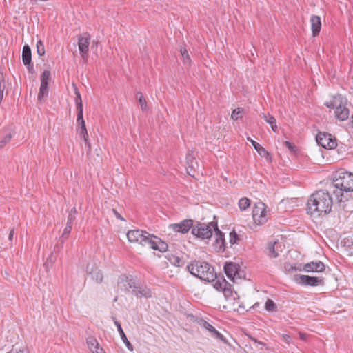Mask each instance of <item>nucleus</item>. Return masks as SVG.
<instances>
[{
	"instance_id": "f257e3e1",
	"label": "nucleus",
	"mask_w": 353,
	"mask_h": 353,
	"mask_svg": "<svg viewBox=\"0 0 353 353\" xmlns=\"http://www.w3.org/2000/svg\"><path fill=\"white\" fill-rule=\"evenodd\" d=\"M129 242L148 246L154 250L165 252L168 250V244L157 236L141 230H131L127 233Z\"/></svg>"
},
{
	"instance_id": "f03ea898",
	"label": "nucleus",
	"mask_w": 353,
	"mask_h": 353,
	"mask_svg": "<svg viewBox=\"0 0 353 353\" xmlns=\"http://www.w3.org/2000/svg\"><path fill=\"white\" fill-rule=\"evenodd\" d=\"M332 198L327 191L319 190L312 194L307 201V212L313 216L326 215L331 212Z\"/></svg>"
},
{
	"instance_id": "7ed1b4c3",
	"label": "nucleus",
	"mask_w": 353,
	"mask_h": 353,
	"mask_svg": "<svg viewBox=\"0 0 353 353\" xmlns=\"http://www.w3.org/2000/svg\"><path fill=\"white\" fill-rule=\"evenodd\" d=\"M187 268L190 274L201 280L210 282L216 278L214 268L207 262L194 261Z\"/></svg>"
},
{
	"instance_id": "20e7f679",
	"label": "nucleus",
	"mask_w": 353,
	"mask_h": 353,
	"mask_svg": "<svg viewBox=\"0 0 353 353\" xmlns=\"http://www.w3.org/2000/svg\"><path fill=\"white\" fill-rule=\"evenodd\" d=\"M332 183L336 188L334 193L338 196L340 192H353V174L340 170L334 174Z\"/></svg>"
},
{
	"instance_id": "39448f33",
	"label": "nucleus",
	"mask_w": 353,
	"mask_h": 353,
	"mask_svg": "<svg viewBox=\"0 0 353 353\" xmlns=\"http://www.w3.org/2000/svg\"><path fill=\"white\" fill-rule=\"evenodd\" d=\"M346 104V100L341 95L334 97L330 102L326 103L328 108L335 109V116L341 121L347 120L349 117L350 112Z\"/></svg>"
},
{
	"instance_id": "423d86ee",
	"label": "nucleus",
	"mask_w": 353,
	"mask_h": 353,
	"mask_svg": "<svg viewBox=\"0 0 353 353\" xmlns=\"http://www.w3.org/2000/svg\"><path fill=\"white\" fill-rule=\"evenodd\" d=\"M217 222L212 221L208 224L199 223L192 230L193 235L203 240H210L213 232L216 229Z\"/></svg>"
},
{
	"instance_id": "0eeeda50",
	"label": "nucleus",
	"mask_w": 353,
	"mask_h": 353,
	"mask_svg": "<svg viewBox=\"0 0 353 353\" xmlns=\"http://www.w3.org/2000/svg\"><path fill=\"white\" fill-rule=\"evenodd\" d=\"M77 119L78 123V132L80 137L84 141L86 147L89 152L91 150V145L88 139V134L85 127V123L83 117V107H77Z\"/></svg>"
},
{
	"instance_id": "6e6552de",
	"label": "nucleus",
	"mask_w": 353,
	"mask_h": 353,
	"mask_svg": "<svg viewBox=\"0 0 353 353\" xmlns=\"http://www.w3.org/2000/svg\"><path fill=\"white\" fill-rule=\"evenodd\" d=\"M252 217L255 223L263 225L268 221V216L265 203L259 202L256 203L253 211Z\"/></svg>"
},
{
	"instance_id": "1a4fd4ad",
	"label": "nucleus",
	"mask_w": 353,
	"mask_h": 353,
	"mask_svg": "<svg viewBox=\"0 0 353 353\" xmlns=\"http://www.w3.org/2000/svg\"><path fill=\"white\" fill-rule=\"evenodd\" d=\"M224 271L226 276L233 281L241 279L243 274V272L240 270V266L234 263H226L224 266Z\"/></svg>"
},
{
	"instance_id": "9d476101",
	"label": "nucleus",
	"mask_w": 353,
	"mask_h": 353,
	"mask_svg": "<svg viewBox=\"0 0 353 353\" xmlns=\"http://www.w3.org/2000/svg\"><path fill=\"white\" fill-rule=\"evenodd\" d=\"M316 142L323 148L332 149L336 146L335 139H333L332 135L327 133H319L316 136Z\"/></svg>"
},
{
	"instance_id": "9b49d317",
	"label": "nucleus",
	"mask_w": 353,
	"mask_h": 353,
	"mask_svg": "<svg viewBox=\"0 0 353 353\" xmlns=\"http://www.w3.org/2000/svg\"><path fill=\"white\" fill-rule=\"evenodd\" d=\"M90 43V37L88 33L80 35L78 37V46L83 59H86L89 50V46Z\"/></svg>"
},
{
	"instance_id": "f8f14e48",
	"label": "nucleus",
	"mask_w": 353,
	"mask_h": 353,
	"mask_svg": "<svg viewBox=\"0 0 353 353\" xmlns=\"http://www.w3.org/2000/svg\"><path fill=\"white\" fill-rule=\"evenodd\" d=\"M193 222L190 219L183 220L179 223L171 224L169 225V230L172 232H181L185 234L189 231L191 228H193Z\"/></svg>"
},
{
	"instance_id": "ddd939ff",
	"label": "nucleus",
	"mask_w": 353,
	"mask_h": 353,
	"mask_svg": "<svg viewBox=\"0 0 353 353\" xmlns=\"http://www.w3.org/2000/svg\"><path fill=\"white\" fill-rule=\"evenodd\" d=\"M299 283L310 286H318L323 285V279L307 275H300L296 280Z\"/></svg>"
},
{
	"instance_id": "4468645a",
	"label": "nucleus",
	"mask_w": 353,
	"mask_h": 353,
	"mask_svg": "<svg viewBox=\"0 0 353 353\" xmlns=\"http://www.w3.org/2000/svg\"><path fill=\"white\" fill-rule=\"evenodd\" d=\"M186 164L188 165L186 168L187 172L189 175L194 176L192 172L198 168L199 165L192 152L188 153L186 156Z\"/></svg>"
},
{
	"instance_id": "2eb2a0df",
	"label": "nucleus",
	"mask_w": 353,
	"mask_h": 353,
	"mask_svg": "<svg viewBox=\"0 0 353 353\" xmlns=\"http://www.w3.org/2000/svg\"><path fill=\"white\" fill-rule=\"evenodd\" d=\"M325 266L323 263L321 261H316V262H310L306 263L303 266V270L305 272H322L325 270Z\"/></svg>"
},
{
	"instance_id": "dca6fc26",
	"label": "nucleus",
	"mask_w": 353,
	"mask_h": 353,
	"mask_svg": "<svg viewBox=\"0 0 353 353\" xmlns=\"http://www.w3.org/2000/svg\"><path fill=\"white\" fill-rule=\"evenodd\" d=\"M22 60L23 63L25 65L28 66V69L29 71H32L33 70V65L31 64L32 61V55H31V49L29 46L26 45L23 48L22 52Z\"/></svg>"
},
{
	"instance_id": "f3484780",
	"label": "nucleus",
	"mask_w": 353,
	"mask_h": 353,
	"mask_svg": "<svg viewBox=\"0 0 353 353\" xmlns=\"http://www.w3.org/2000/svg\"><path fill=\"white\" fill-rule=\"evenodd\" d=\"M200 325L208 330L212 337L219 339L225 343L226 342L223 335L219 333L212 325H210L207 321H202V322L200 323Z\"/></svg>"
},
{
	"instance_id": "a211bd4d",
	"label": "nucleus",
	"mask_w": 353,
	"mask_h": 353,
	"mask_svg": "<svg viewBox=\"0 0 353 353\" xmlns=\"http://www.w3.org/2000/svg\"><path fill=\"white\" fill-rule=\"evenodd\" d=\"M214 236H215V245L216 248L219 250V251H224L225 250V239L223 234L219 230L218 228V225H216V229L214 230Z\"/></svg>"
},
{
	"instance_id": "6ab92c4d",
	"label": "nucleus",
	"mask_w": 353,
	"mask_h": 353,
	"mask_svg": "<svg viewBox=\"0 0 353 353\" xmlns=\"http://www.w3.org/2000/svg\"><path fill=\"white\" fill-rule=\"evenodd\" d=\"M311 29L313 37L319 34L321 28V18L317 15H312L310 17Z\"/></svg>"
},
{
	"instance_id": "aec40b11",
	"label": "nucleus",
	"mask_w": 353,
	"mask_h": 353,
	"mask_svg": "<svg viewBox=\"0 0 353 353\" xmlns=\"http://www.w3.org/2000/svg\"><path fill=\"white\" fill-rule=\"evenodd\" d=\"M279 247H281V245L278 242H270L268 245V256L271 258L277 257Z\"/></svg>"
},
{
	"instance_id": "412c9836",
	"label": "nucleus",
	"mask_w": 353,
	"mask_h": 353,
	"mask_svg": "<svg viewBox=\"0 0 353 353\" xmlns=\"http://www.w3.org/2000/svg\"><path fill=\"white\" fill-rule=\"evenodd\" d=\"M114 324L115 325L117 326V330H118V332L121 336V338L123 341V342L125 344L127 348L130 350V351H132L133 350V346L130 343V341L128 340L121 326V324L119 322L115 321H114Z\"/></svg>"
},
{
	"instance_id": "4be33fe9",
	"label": "nucleus",
	"mask_w": 353,
	"mask_h": 353,
	"mask_svg": "<svg viewBox=\"0 0 353 353\" xmlns=\"http://www.w3.org/2000/svg\"><path fill=\"white\" fill-rule=\"evenodd\" d=\"M165 258L172 265L176 267H181L184 265V261L183 259L172 254L168 253L165 256Z\"/></svg>"
},
{
	"instance_id": "5701e85b",
	"label": "nucleus",
	"mask_w": 353,
	"mask_h": 353,
	"mask_svg": "<svg viewBox=\"0 0 353 353\" xmlns=\"http://www.w3.org/2000/svg\"><path fill=\"white\" fill-rule=\"evenodd\" d=\"M214 282L213 286L218 291H222L226 286L229 285V283L223 277L217 278L216 276L215 279L212 281Z\"/></svg>"
},
{
	"instance_id": "b1692460",
	"label": "nucleus",
	"mask_w": 353,
	"mask_h": 353,
	"mask_svg": "<svg viewBox=\"0 0 353 353\" xmlns=\"http://www.w3.org/2000/svg\"><path fill=\"white\" fill-rule=\"evenodd\" d=\"M247 140L252 143L254 149L258 152V153L261 157H265L268 154L267 150L263 147H262L259 143L252 139L250 137H248Z\"/></svg>"
},
{
	"instance_id": "393cba45",
	"label": "nucleus",
	"mask_w": 353,
	"mask_h": 353,
	"mask_svg": "<svg viewBox=\"0 0 353 353\" xmlns=\"http://www.w3.org/2000/svg\"><path fill=\"white\" fill-rule=\"evenodd\" d=\"M223 295L226 300L231 301L235 300L236 296H237L236 292H232L230 289V285L226 286L225 289L222 290Z\"/></svg>"
},
{
	"instance_id": "a878e982",
	"label": "nucleus",
	"mask_w": 353,
	"mask_h": 353,
	"mask_svg": "<svg viewBox=\"0 0 353 353\" xmlns=\"http://www.w3.org/2000/svg\"><path fill=\"white\" fill-rule=\"evenodd\" d=\"M353 200L347 199L345 201H339V206L342 208L345 212H352L353 208L351 206L352 204Z\"/></svg>"
},
{
	"instance_id": "bb28decb",
	"label": "nucleus",
	"mask_w": 353,
	"mask_h": 353,
	"mask_svg": "<svg viewBox=\"0 0 353 353\" xmlns=\"http://www.w3.org/2000/svg\"><path fill=\"white\" fill-rule=\"evenodd\" d=\"M86 342H87L89 349L92 352H94V350H95L96 348H97L99 347V343L94 337H92V336L88 337Z\"/></svg>"
},
{
	"instance_id": "cd10ccee",
	"label": "nucleus",
	"mask_w": 353,
	"mask_h": 353,
	"mask_svg": "<svg viewBox=\"0 0 353 353\" xmlns=\"http://www.w3.org/2000/svg\"><path fill=\"white\" fill-rule=\"evenodd\" d=\"M132 292L138 297L145 296V297H150L151 296V292L148 290H139L137 288H135L132 290Z\"/></svg>"
},
{
	"instance_id": "c85d7f7f",
	"label": "nucleus",
	"mask_w": 353,
	"mask_h": 353,
	"mask_svg": "<svg viewBox=\"0 0 353 353\" xmlns=\"http://www.w3.org/2000/svg\"><path fill=\"white\" fill-rule=\"evenodd\" d=\"M180 52L183 58V61L184 64L190 65V58L188 50L185 48H181L180 49Z\"/></svg>"
},
{
	"instance_id": "c756f323",
	"label": "nucleus",
	"mask_w": 353,
	"mask_h": 353,
	"mask_svg": "<svg viewBox=\"0 0 353 353\" xmlns=\"http://www.w3.org/2000/svg\"><path fill=\"white\" fill-rule=\"evenodd\" d=\"M250 205V201L246 198H241L239 201V207L241 210H245Z\"/></svg>"
},
{
	"instance_id": "7c9ffc66",
	"label": "nucleus",
	"mask_w": 353,
	"mask_h": 353,
	"mask_svg": "<svg viewBox=\"0 0 353 353\" xmlns=\"http://www.w3.org/2000/svg\"><path fill=\"white\" fill-rule=\"evenodd\" d=\"M276 305L271 299H268L265 303V309L269 312H274L276 310Z\"/></svg>"
},
{
	"instance_id": "2f4dec72",
	"label": "nucleus",
	"mask_w": 353,
	"mask_h": 353,
	"mask_svg": "<svg viewBox=\"0 0 353 353\" xmlns=\"http://www.w3.org/2000/svg\"><path fill=\"white\" fill-rule=\"evenodd\" d=\"M48 94V87L40 86L39 92L38 94V100L41 101L44 97Z\"/></svg>"
},
{
	"instance_id": "473e14b6",
	"label": "nucleus",
	"mask_w": 353,
	"mask_h": 353,
	"mask_svg": "<svg viewBox=\"0 0 353 353\" xmlns=\"http://www.w3.org/2000/svg\"><path fill=\"white\" fill-rule=\"evenodd\" d=\"M74 92L76 94L75 103H76L77 107H83L82 100H81V97L80 92H79V90L75 85H74Z\"/></svg>"
},
{
	"instance_id": "72a5a7b5",
	"label": "nucleus",
	"mask_w": 353,
	"mask_h": 353,
	"mask_svg": "<svg viewBox=\"0 0 353 353\" xmlns=\"http://www.w3.org/2000/svg\"><path fill=\"white\" fill-rule=\"evenodd\" d=\"M261 117L270 125L274 124V122H276V119L270 114H261Z\"/></svg>"
},
{
	"instance_id": "f704fd0d",
	"label": "nucleus",
	"mask_w": 353,
	"mask_h": 353,
	"mask_svg": "<svg viewBox=\"0 0 353 353\" xmlns=\"http://www.w3.org/2000/svg\"><path fill=\"white\" fill-rule=\"evenodd\" d=\"M243 111V110L241 108H237L236 109H234L231 114V118L233 120H237L239 117H241Z\"/></svg>"
},
{
	"instance_id": "c9c22d12",
	"label": "nucleus",
	"mask_w": 353,
	"mask_h": 353,
	"mask_svg": "<svg viewBox=\"0 0 353 353\" xmlns=\"http://www.w3.org/2000/svg\"><path fill=\"white\" fill-rule=\"evenodd\" d=\"M37 52L40 57L45 54V48L41 41H39L37 43Z\"/></svg>"
},
{
	"instance_id": "e433bc0d",
	"label": "nucleus",
	"mask_w": 353,
	"mask_h": 353,
	"mask_svg": "<svg viewBox=\"0 0 353 353\" xmlns=\"http://www.w3.org/2000/svg\"><path fill=\"white\" fill-rule=\"evenodd\" d=\"M229 237H230V243L232 245L237 243L238 241L240 240L238 234H236V232L235 231H232L230 233Z\"/></svg>"
},
{
	"instance_id": "4c0bfd02",
	"label": "nucleus",
	"mask_w": 353,
	"mask_h": 353,
	"mask_svg": "<svg viewBox=\"0 0 353 353\" xmlns=\"http://www.w3.org/2000/svg\"><path fill=\"white\" fill-rule=\"evenodd\" d=\"M12 139L11 134H6L3 139L0 141V149L3 148L7 143H8Z\"/></svg>"
},
{
	"instance_id": "58836bf2",
	"label": "nucleus",
	"mask_w": 353,
	"mask_h": 353,
	"mask_svg": "<svg viewBox=\"0 0 353 353\" xmlns=\"http://www.w3.org/2000/svg\"><path fill=\"white\" fill-rule=\"evenodd\" d=\"M137 98L139 99V101L141 108L143 110H145L146 107H147L146 101H145L143 94L141 92H139L137 94Z\"/></svg>"
},
{
	"instance_id": "ea45409f",
	"label": "nucleus",
	"mask_w": 353,
	"mask_h": 353,
	"mask_svg": "<svg viewBox=\"0 0 353 353\" xmlns=\"http://www.w3.org/2000/svg\"><path fill=\"white\" fill-rule=\"evenodd\" d=\"M6 88V83L3 73H0V92H3Z\"/></svg>"
},
{
	"instance_id": "a19ab883",
	"label": "nucleus",
	"mask_w": 353,
	"mask_h": 353,
	"mask_svg": "<svg viewBox=\"0 0 353 353\" xmlns=\"http://www.w3.org/2000/svg\"><path fill=\"white\" fill-rule=\"evenodd\" d=\"M50 79V72L49 70H45L41 76V81L48 82Z\"/></svg>"
},
{
	"instance_id": "79ce46f5",
	"label": "nucleus",
	"mask_w": 353,
	"mask_h": 353,
	"mask_svg": "<svg viewBox=\"0 0 353 353\" xmlns=\"http://www.w3.org/2000/svg\"><path fill=\"white\" fill-rule=\"evenodd\" d=\"M92 278L96 281L97 283H101L103 281V275L101 272H98L92 274Z\"/></svg>"
},
{
	"instance_id": "37998d69",
	"label": "nucleus",
	"mask_w": 353,
	"mask_h": 353,
	"mask_svg": "<svg viewBox=\"0 0 353 353\" xmlns=\"http://www.w3.org/2000/svg\"><path fill=\"white\" fill-rule=\"evenodd\" d=\"M71 230H72V225H66V226L63 230V234H62L63 237H67L68 235L71 232Z\"/></svg>"
},
{
	"instance_id": "c03bdc74",
	"label": "nucleus",
	"mask_w": 353,
	"mask_h": 353,
	"mask_svg": "<svg viewBox=\"0 0 353 353\" xmlns=\"http://www.w3.org/2000/svg\"><path fill=\"white\" fill-rule=\"evenodd\" d=\"M75 219V215L70 213L68 217L67 225H72Z\"/></svg>"
},
{
	"instance_id": "a18cd8bd",
	"label": "nucleus",
	"mask_w": 353,
	"mask_h": 353,
	"mask_svg": "<svg viewBox=\"0 0 353 353\" xmlns=\"http://www.w3.org/2000/svg\"><path fill=\"white\" fill-rule=\"evenodd\" d=\"M112 212L114 214V215L116 216V217L120 220H122V221H124L125 219L121 216V214L119 213H118V212L115 210V209H112Z\"/></svg>"
},
{
	"instance_id": "49530a36",
	"label": "nucleus",
	"mask_w": 353,
	"mask_h": 353,
	"mask_svg": "<svg viewBox=\"0 0 353 353\" xmlns=\"http://www.w3.org/2000/svg\"><path fill=\"white\" fill-rule=\"evenodd\" d=\"M8 353H24V352L21 350H17V348H12L9 352Z\"/></svg>"
},
{
	"instance_id": "de8ad7c7",
	"label": "nucleus",
	"mask_w": 353,
	"mask_h": 353,
	"mask_svg": "<svg viewBox=\"0 0 353 353\" xmlns=\"http://www.w3.org/2000/svg\"><path fill=\"white\" fill-rule=\"evenodd\" d=\"M271 128H272V130L274 131V132H276L277 131V125H276V122H274V124H271Z\"/></svg>"
},
{
	"instance_id": "09e8293b",
	"label": "nucleus",
	"mask_w": 353,
	"mask_h": 353,
	"mask_svg": "<svg viewBox=\"0 0 353 353\" xmlns=\"http://www.w3.org/2000/svg\"><path fill=\"white\" fill-rule=\"evenodd\" d=\"M92 352L93 353H104L103 349L102 348H99V347H98L97 348L94 350V352Z\"/></svg>"
},
{
	"instance_id": "8fccbe9b",
	"label": "nucleus",
	"mask_w": 353,
	"mask_h": 353,
	"mask_svg": "<svg viewBox=\"0 0 353 353\" xmlns=\"http://www.w3.org/2000/svg\"><path fill=\"white\" fill-rule=\"evenodd\" d=\"M14 230H11L10 233H9V236H8V239L10 241H12V239H13V236H14Z\"/></svg>"
},
{
	"instance_id": "3c124183",
	"label": "nucleus",
	"mask_w": 353,
	"mask_h": 353,
	"mask_svg": "<svg viewBox=\"0 0 353 353\" xmlns=\"http://www.w3.org/2000/svg\"><path fill=\"white\" fill-rule=\"evenodd\" d=\"M41 87H48V82L41 81Z\"/></svg>"
},
{
	"instance_id": "603ef678",
	"label": "nucleus",
	"mask_w": 353,
	"mask_h": 353,
	"mask_svg": "<svg viewBox=\"0 0 353 353\" xmlns=\"http://www.w3.org/2000/svg\"><path fill=\"white\" fill-rule=\"evenodd\" d=\"M70 213H72V214L75 215V214L77 213L76 208H72Z\"/></svg>"
},
{
	"instance_id": "864d4df0",
	"label": "nucleus",
	"mask_w": 353,
	"mask_h": 353,
	"mask_svg": "<svg viewBox=\"0 0 353 353\" xmlns=\"http://www.w3.org/2000/svg\"><path fill=\"white\" fill-rule=\"evenodd\" d=\"M3 99V92H0V103L2 101Z\"/></svg>"
},
{
	"instance_id": "5fc2aeb1",
	"label": "nucleus",
	"mask_w": 353,
	"mask_h": 353,
	"mask_svg": "<svg viewBox=\"0 0 353 353\" xmlns=\"http://www.w3.org/2000/svg\"><path fill=\"white\" fill-rule=\"evenodd\" d=\"M300 337H301L302 339H305V334L300 333Z\"/></svg>"
},
{
	"instance_id": "6e6d98bb",
	"label": "nucleus",
	"mask_w": 353,
	"mask_h": 353,
	"mask_svg": "<svg viewBox=\"0 0 353 353\" xmlns=\"http://www.w3.org/2000/svg\"><path fill=\"white\" fill-rule=\"evenodd\" d=\"M286 145H288L289 148H291V143L288 141L285 142Z\"/></svg>"
},
{
	"instance_id": "4d7b16f0",
	"label": "nucleus",
	"mask_w": 353,
	"mask_h": 353,
	"mask_svg": "<svg viewBox=\"0 0 353 353\" xmlns=\"http://www.w3.org/2000/svg\"><path fill=\"white\" fill-rule=\"evenodd\" d=\"M286 337H287V338H285V340H288V338H290V336H288V335L286 336Z\"/></svg>"
},
{
	"instance_id": "13d9d810",
	"label": "nucleus",
	"mask_w": 353,
	"mask_h": 353,
	"mask_svg": "<svg viewBox=\"0 0 353 353\" xmlns=\"http://www.w3.org/2000/svg\"><path fill=\"white\" fill-rule=\"evenodd\" d=\"M286 337H287V338H285V340H288V338H290V336H288V335L286 336Z\"/></svg>"
},
{
	"instance_id": "bf43d9fd",
	"label": "nucleus",
	"mask_w": 353,
	"mask_h": 353,
	"mask_svg": "<svg viewBox=\"0 0 353 353\" xmlns=\"http://www.w3.org/2000/svg\"><path fill=\"white\" fill-rule=\"evenodd\" d=\"M260 343L261 345H265V344H264V343Z\"/></svg>"
}]
</instances>
